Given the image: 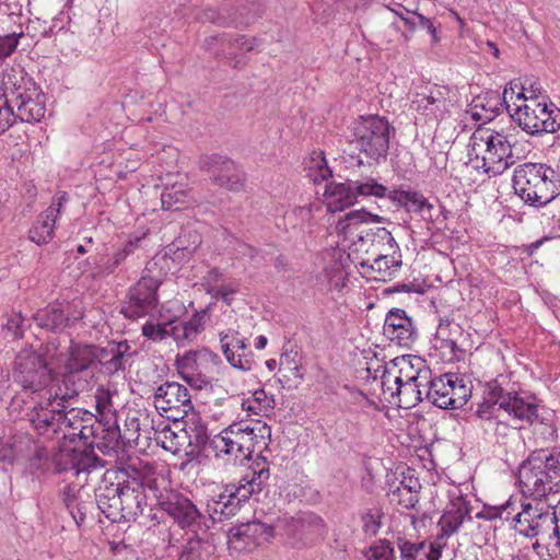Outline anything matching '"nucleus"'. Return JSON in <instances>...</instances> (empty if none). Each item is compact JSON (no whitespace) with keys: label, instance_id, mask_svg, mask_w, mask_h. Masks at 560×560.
<instances>
[{"label":"nucleus","instance_id":"obj_1","mask_svg":"<svg viewBox=\"0 0 560 560\" xmlns=\"http://www.w3.org/2000/svg\"><path fill=\"white\" fill-rule=\"evenodd\" d=\"M68 400L57 398L55 393L50 392L44 401L33 402L27 408L25 420L39 435L52 439L56 434L62 433V436L70 442H74L77 438L86 442L93 434L96 416L81 408L67 410L65 402Z\"/></svg>","mask_w":560,"mask_h":560},{"label":"nucleus","instance_id":"obj_2","mask_svg":"<svg viewBox=\"0 0 560 560\" xmlns=\"http://www.w3.org/2000/svg\"><path fill=\"white\" fill-rule=\"evenodd\" d=\"M540 409L533 394L504 388L502 382L494 380L488 384V396L479 406L477 415L482 420H493L505 412L513 420L532 425L545 422V418L539 416Z\"/></svg>","mask_w":560,"mask_h":560},{"label":"nucleus","instance_id":"obj_3","mask_svg":"<svg viewBox=\"0 0 560 560\" xmlns=\"http://www.w3.org/2000/svg\"><path fill=\"white\" fill-rule=\"evenodd\" d=\"M270 477L269 464L265 457H258L248 467L238 483L225 485L221 492L207 504V511L213 522H222L235 515L242 502L254 493H259Z\"/></svg>","mask_w":560,"mask_h":560},{"label":"nucleus","instance_id":"obj_4","mask_svg":"<svg viewBox=\"0 0 560 560\" xmlns=\"http://www.w3.org/2000/svg\"><path fill=\"white\" fill-rule=\"evenodd\" d=\"M517 480L522 493L541 501L560 492V453L533 451L518 467Z\"/></svg>","mask_w":560,"mask_h":560},{"label":"nucleus","instance_id":"obj_5","mask_svg":"<svg viewBox=\"0 0 560 560\" xmlns=\"http://www.w3.org/2000/svg\"><path fill=\"white\" fill-rule=\"evenodd\" d=\"M468 148L471 166L490 176L501 175L516 162L506 136L490 129H477Z\"/></svg>","mask_w":560,"mask_h":560},{"label":"nucleus","instance_id":"obj_6","mask_svg":"<svg viewBox=\"0 0 560 560\" xmlns=\"http://www.w3.org/2000/svg\"><path fill=\"white\" fill-rule=\"evenodd\" d=\"M49 352V348L46 347L45 352L34 351L32 349L21 350L14 361L13 378L25 393L36 395L32 397L31 401L26 402L23 409V418L25 419V412L33 402L44 401L51 392L56 390V384L50 385L52 381V369L50 362L45 357Z\"/></svg>","mask_w":560,"mask_h":560},{"label":"nucleus","instance_id":"obj_7","mask_svg":"<svg viewBox=\"0 0 560 560\" xmlns=\"http://www.w3.org/2000/svg\"><path fill=\"white\" fill-rule=\"evenodd\" d=\"M513 188L524 203L541 208L560 195L556 172L541 163H523L514 168Z\"/></svg>","mask_w":560,"mask_h":560},{"label":"nucleus","instance_id":"obj_8","mask_svg":"<svg viewBox=\"0 0 560 560\" xmlns=\"http://www.w3.org/2000/svg\"><path fill=\"white\" fill-rule=\"evenodd\" d=\"M98 348L73 345L61 378L56 380L55 397L72 399L89 388L97 363Z\"/></svg>","mask_w":560,"mask_h":560},{"label":"nucleus","instance_id":"obj_9","mask_svg":"<svg viewBox=\"0 0 560 560\" xmlns=\"http://www.w3.org/2000/svg\"><path fill=\"white\" fill-rule=\"evenodd\" d=\"M352 143L368 159H385L389 148L390 125L380 116L361 117L352 128Z\"/></svg>","mask_w":560,"mask_h":560},{"label":"nucleus","instance_id":"obj_10","mask_svg":"<svg viewBox=\"0 0 560 560\" xmlns=\"http://www.w3.org/2000/svg\"><path fill=\"white\" fill-rule=\"evenodd\" d=\"M542 98H546L545 96ZM511 118L528 135L552 133L560 128V109L546 100L530 103H514Z\"/></svg>","mask_w":560,"mask_h":560},{"label":"nucleus","instance_id":"obj_11","mask_svg":"<svg viewBox=\"0 0 560 560\" xmlns=\"http://www.w3.org/2000/svg\"><path fill=\"white\" fill-rule=\"evenodd\" d=\"M557 520L553 508H544L540 501L535 505L522 503L521 512L513 518V527L518 534L528 538L537 537L541 544L550 547Z\"/></svg>","mask_w":560,"mask_h":560},{"label":"nucleus","instance_id":"obj_12","mask_svg":"<svg viewBox=\"0 0 560 560\" xmlns=\"http://www.w3.org/2000/svg\"><path fill=\"white\" fill-rule=\"evenodd\" d=\"M155 505L186 532L205 534L209 528L207 516L186 495L177 491L156 492Z\"/></svg>","mask_w":560,"mask_h":560},{"label":"nucleus","instance_id":"obj_13","mask_svg":"<svg viewBox=\"0 0 560 560\" xmlns=\"http://www.w3.org/2000/svg\"><path fill=\"white\" fill-rule=\"evenodd\" d=\"M120 522H135L143 515L149 500L156 497L159 487L156 480L149 476H139L121 480Z\"/></svg>","mask_w":560,"mask_h":560},{"label":"nucleus","instance_id":"obj_14","mask_svg":"<svg viewBox=\"0 0 560 560\" xmlns=\"http://www.w3.org/2000/svg\"><path fill=\"white\" fill-rule=\"evenodd\" d=\"M427 399L441 409H459L471 396V382L464 375L445 373L434 377Z\"/></svg>","mask_w":560,"mask_h":560},{"label":"nucleus","instance_id":"obj_15","mask_svg":"<svg viewBox=\"0 0 560 560\" xmlns=\"http://www.w3.org/2000/svg\"><path fill=\"white\" fill-rule=\"evenodd\" d=\"M162 281L151 276H142L132 284L121 302L120 313L136 320L149 315L159 304L158 291Z\"/></svg>","mask_w":560,"mask_h":560},{"label":"nucleus","instance_id":"obj_16","mask_svg":"<svg viewBox=\"0 0 560 560\" xmlns=\"http://www.w3.org/2000/svg\"><path fill=\"white\" fill-rule=\"evenodd\" d=\"M147 241V233H132L128 238L121 243V246L108 255H96L90 257L88 260H93L95 265L93 275L98 277H106L114 273L116 270L128 269L129 265L142 256L144 243Z\"/></svg>","mask_w":560,"mask_h":560},{"label":"nucleus","instance_id":"obj_17","mask_svg":"<svg viewBox=\"0 0 560 560\" xmlns=\"http://www.w3.org/2000/svg\"><path fill=\"white\" fill-rule=\"evenodd\" d=\"M373 237L372 244H383L384 253L378 254L370 266L372 271L376 272L375 279L386 281L396 277L401 268V254L397 242L392 233L385 228H376L375 231H369L366 234L360 235V238Z\"/></svg>","mask_w":560,"mask_h":560},{"label":"nucleus","instance_id":"obj_18","mask_svg":"<svg viewBox=\"0 0 560 560\" xmlns=\"http://www.w3.org/2000/svg\"><path fill=\"white\" fill-rule=\"evenodd\" d=\"M155 409L165 413L166 418L177 421L194 409L188 388L177 382H165L154 392Z\"/></svg>","mask_w":560,"mask_h":560},{"label":"nucleus","instance_id":"obj_19","mask_svg":"<svg viewBox=\"0 0 560 560\" xmlns=\"http://www.w3.org/2000/svg\"><path fill=\"white\" fill-rule=\"evenodd\" d=\"M243 421L234 422L213 435L210 441V448L217 458H224L233 462L247 459V435L242 431Z\"/></svg>","mask_w":560,"mask_h":560},{"label":"nucleus","instance_id":"obj_20","mask_svg":"<svg viewBox=\"0 0 560 560\" xmlns=\"http://www.w3.org/2000/svg\"><path fill=\"white\" fill-rule=\"evenodd\" d=\"M92 431L91 439L83 442L84 445L92 448L96 447L105 455L120 448L122 434L118 425V416L114 411L107 409L101 413V417H96Z\"/></svg>","mask_w":560,"mask_h":560},{"label":"nucleus","instance_id":"obj_21","mask_svg":"<svg viewBox=\"0 0 560 560\" xmlns=\"http://www.w3.org/2000/svg\"><path fill=\"white\" fill-rule=\"evenodd\" d=\"M213 359H219L218 354L206 348L187 351L177 358L178 373L189 386L202 389L210 384L205 370Z\"/></svg>","mask_w":560,"mask_h":560},{"label":"nucleus","instance_id":"obj_22","mask_svg":"<svg viewBox=\"0 0 560 560\" xmlns=\"http://www.w3.org/2000/svg\"><path fill=\"white\" fill-rule=\"evenodd\" d=\"M200 164L220 187L238 191L244 186L245 175L231 159L213 154L202 158Z\"/></svg>","mask_w":560,"mask_h":560},{"label":"nucleus","instance_id":"obj_23","mask_svg":"<svg viewBox=\"0 0 560 560\" xmlns=\"http://www.w3.org/2000/svg\"><path fill=\"white\" fill-rule=\"evenodd\" d=\"M272 527L259 521L242 523L228 532L229 548L238 552L252 551L272 536Z\"/></svg>","mask_w":560,"mask_h":560},{"label":"nucleus","instance_id":"obj_24","mask_svg":"<svg viewBox=\"0 0 560 560\" xmlns=\"http://www.w3.org/2000/svg\"><path fill=\"white\" fill-rule=\"evenodd\" d=\"M383 334L390 342L404 348H411L419 337L413 319L405 310L396 307L386 314Z\"/></svg>","mask_w":560,"mask_h":560},{"label":"nucleus","instance_id":"obj_25","mask_svg":"<svg viewBox=\"0 0 560 560\" xmlns=\"http://www.w3.org/2000/svg\"><path fill=\"white\" fill-rule=\"evenodd\" d=\"M221 351L231 366L250 371L254 365L253 353L248 339L235 329H226L219 332Z\"/></svg>","mask_w":560,"mask_h":560},{"label":"nucleus","instance_id":"obj_26","mask_svg":"<svg viewBox=\"0 0 560 560\" xmlns=\"http://www.w3.org/2000/svg\"><path fill=\"white\" fill-rule=\"evenodd\" d=\"M448 495L450 502L438 522L439 534L447 538L457 533L466 520H471L469 502L460 490L455 488L448 492Z\"/></svg>","mask_w":560,"mask_h":560},{"label":"nucleus","instance_id":"obj_27","mask_svg":"<svg viewBox=\"0 0 560 560\" xmlns=\"http://www.w3.org/2000/svg\"><path fill=\"white\" fill-rule=\"evenodd\" d=\"M14 106L16 119L22 122H37L45 116L46 97L35 84L23 90L19 88L15 92Z\"/></svg>","mask_w":560,"mask_h":560},{"label":"nucleus","instance_id":"obj_28","mask_svg":"<svg viewBox=\"0 0 560 560\" xmlns=\"http://www.w3.org/2000/svg\"><path fill=\"white\" fill-rule=\"evenodd\" d=\"M117 472H106L95 490V501L100 511L113 523H119L121 481Z\"/></svg>","mask_w":560,"mask_h":560},{"label":"nucleus","instance_id":"obj_29","mask_svg":"<svg viewBox=\"0 0 560 560\" xmlns=\"http://www.w3.org/2000/svg\"><path fill=\"white\" fill-rule=\"evenodd\" d=\"M80 317L81 314L75 315L73 305L67 301L50 303L33 315L38 327L54 332L62 331L71 319L77 320Z\"/></svg>","mask_w":560,"mask_h":560},{"label":"nucleus","instance_id":"obj_30","mask_svg":"<svg viewBox=\"0 0 560 560\" xmlns=\"http://www.w3.org/2000/svg\"><path fill=\"white\" fill-rule=\"evenodd\" d=\"M385 219L383 217L369 212L362 208L359 210H352L341 217L337 221L335 230L336 233L343 236V238H358V241L361 242H372L373 237L360 238V235L364 236L366 232L371 231V229L360 230V226L368 223H381ZM372 231L375 230L372 229Z\"/></svg>","mask_w":560,"mask_h":560},{"label":"nucleus","instance_id":"obj_31","mask_svg":"<svg viewBox=\"0 0 560 560\" xmlns=\"http://www.w3.org/2000/svg\"><path fill=\"white\" fill-rule=\"evenodd\" d=\"M324 524L315 514L293 518L288 527L292 546L300 548L314 544L323 534Z\"/></svg>","mask_w":560,"mask_h":560},{"label":"nucleus","instance_id":"obj_32","mask_svg":"<svg viewBox=\"0 0 560 560\" xmlns=\"http://www.w3.org/2000/svg\"><path fill=\"white\" fill-rule=\"evenodd\" d=\"M357 202L351 178L345 182H328L324 191V203L329 212H341Z\"/></svg>","mask_w":560,"mask_h":560},{"label":"nucleus","instance_id":"obj_33","mask_svg":"<svg viewBox=\"0 0 560 560\" xmlns=\"http://www.w3.org/2000/svg\"><path fill=\"white\" fill-rule=\"evenodd\" d=\"M129 350L127 341L112 342L105 348H98L97 363L102 371L107 375H115L124 372L126 369L127 357Z\"/></svg>","mask_w":560,"mask_h":560},{"label":"nucleus","instance_id":"obj_34","mask_svg":"<svg viewBox=\"0 0 560 560\" xmlns=\"http://www.w3.org/2000/svg\"><path fill=\"white\" fill-rule=\"evenodd\" d=\"M388 199L408 212L420 214L424 220H431L433 206L428 199L416 190L393 189L388 192Z\"/></svg>","mask_w":560,"mask_h":560},{"label":"nucleus","instance_id":"obj_35","mask_svg":"<svg viewBox=\"0 0 560 560\" xmlns=\"http://www.w3.org/2000/svg\"><path fill=\"white\" fill-rule=\"evenodd\" d=\"M205 46L217 55L222 52L223 55H229L230 58H236L241 52L254 50L257 44L256 38H247L245 36H238L234 40L226 36H211L206 38Z\"/></svg>","mask_w":560,"mask_h":560},{"label":"nucleus","instance_id":"obj_36","mask_svg":"<svg viewBox=\"0 0 560 560\" xmlns=\"http://www.w3.org/2000/svg\"><path fill=\"white\" fill-rule=\"evenodd\" d=\"M206 311L197 312L189 320L171 318V337L178 346H186L194 341L202 331L205 325Z\"/></svg>","mask_w":560,"mask_h":560},{"label":"nucleus","instance_id":"obj_37","mask_svg":"<svg viewBox=\"0 0 560 560\" xmlns=\"http://www.w3.org/2000/svg\"><path fill=\"white\" fill-rule=\"evenodd\" d=\"M31 446L34 447V453L39 460L48 458V454L44 448L37 447L28 435L21 434L10 438L0 447V462L12 464L16 458L30 452Z\"/></svg>","mask_w":560,"mask_h":560},{"label":"nucleus","instance_id":"obj_38","mask_svg":"<svg viewBox=\"0 0 560 560\" xmlns=\"http://www.w3.org/2000/svg\"><path fill=\"white\" fill-rule=\"evenodd\" d=\"M59 217V209L56 203H51L45 211H43L33 223L28 231L30 241L37 245L48 244L55 232L56 220Z\"/></svg>","mask_w":560,"mask_h":560},{"label":"nucleus","instance_id":"obj_39","mask_svg":"<svg viewBox=\"0 0 560 560\" xmlns=\"http://www.w3.org/2000/svg\"><path fill=\"white\" fill-rule=\"evenodd\" d=\"M412 104L418 112L429 117L439 118L447 110L448 102L445 97V89L433 88L428 94H417Z\"/></svg>","mask_w":560,"mask_h":560},{"label":"nucleus","instance_id":"obj_40","mask_svg":"<svg viewBox=\"0 0 560 560\" xmlns=\"http://www.w3.org/2000/svg\"><path fill=\"white\" fill-rule=\"evenodd\" d=\"M66 458L67 464L63 470L72 471L74 476L81 472H91L92 470L102 467V459H100L91 450H71L61 454V458Z\"/></svg>","mask_w":560,"mask_h":560},{"label":"nucleus","instance_id":"obj_41","mask_svg":"<svg viewBox=\"0 0 560 560\" xmlns=\"http://www.w3.org/2000/svg\"><path fill=\"white\" fill-rule=\"evenodd\" d=\"M242 431L244 435H247L249 445H247L248 458L257 450L266 448L271 441V428L261 421H255L253 423L244 422Z\"/></svg>","mask_w":560,"mask_h":560},{"label":"nucleus","instance_id":"obj_42","mask_svg":"<svg viewBox=\"0 0 560 560\" xmlns=\"http://www.w3.org/2000/svg\"><path fill=\"white\" fill-rule=\"evenodd\" d=\"M237 11L238 9L234 13H228L226 9H222L221 11L206 9L197 14V20L202 23L210 22L219 26L247 25L249 23V19L246 16V8H243L238 15L236 14Z\"/></svg>","mask_w":560,"mask_h":560},{"label":"nucleus","instance_id":"obj_43","mask_svg":"<svg viewBox=\"0 0 560 560\" xmlns=\"http://www.w3.org/2000/svg\"><path fill=\"white\" fill-rule=\"evenodd\" d=\"M404 25L406 26L407 31L399 33V38H397L399 43L407 44L412 38V35L418 27L427 30L433 44L440 42L438 28L435 27L433 21L419 13L418 10L413 13V15H410V19H404Z\"/></svg>","mask_w":560,"mask_h":560},{"label":"nucleus","instance_id":"obj_44","mask_svg":"<svg viewBox=\"0 0 560 560\" xmlns=\"http://www.w3.org/2000/svg\"><path fill=\"white\" fill-rule=\"evenodd\" d=\"M178 553V560H208L212 547L199 533H191Z\"/></svg>","mask_w":560,"mask_h":560},{"label":"nucleus","instance_id":"obj_45","mask_svg":"<svg viewBox=\"0 0 560 560\" xmlns=\"http://www.w3.org/2000/svg\"><path fill=\"white\" fill-rule=\"evenodd\" d=\"M241 406L248 415L265 417L272 412L275 399L273 396L268 395L265 389L259 388L243 398Z\"/></svg>","mask_w":560,"mask_h":560},{"label":"nucleus","instance_id":"obj_46","mask_svg":"<svg viewBox=\"0 0 560 560\" xmlns=\"http://www.w3.org/2000/svg\"><path fill=\"white\" fill-rule=\"evenodd\" d=\"M355 199L361 198H388L390 191L386 186L378 183V180L369 175H361L357 178H351Z\"/></svg>","mask_w":560,"mask_h":560},{"label":"nucleus","instance_id":"obj_47","mask_svg":"<svg viewBox=\"0 0 560 560\" xmlns=\"http://www.w3.org/2000/svg\"><path fill=\"white\" fill-rule=\"evenodd\" d=\"M189 202V191L183 184L165 186L161 194L163 210L178 211L186 208Z\"/></svg>","mask_w":560,"mask_h":560},{"label":"nucleus","instance_id":"obj_48","mask_svg":"<svg viewBox=\"0 0 560 560\" xmlns=\"http://www.w3.org/2000/svg\"><path fill=\"white\" fill-rule=\"evenodd\" d=\"M395 383L396 406L408 409L423 400L422 389H418L413 382H401V377H396Z\"/></svg>","mask_w":560,"mask_h":560},{"label":"nucleus","instance_id":"obj_49","mask_svg":"<svg viewBox=\"0 0 560 560\" xmlns=\"http://www.w3.org/2000/svg\"><path fill=\"white\" fill-rule=\"evenodd\" d=\"M395 545L400 560H425V540H415L398 534L395 537Z\"/></svg>","mask_w":560,"mask_h":560},{"label":"nucleus","instance_id":"obj_50","mask_svg":"<svg viewBox=\"0 0 560 560\" xmlns=\"http://www.w3.org/2000/svg\"><path fill=\"white\" fill-rule=\"evenodd\" d=\"M182 438L170 424L161 422L155 430L154 440L164 450L176 452L183 445Z\"/></svg>","mask_w":560,"mask_h":560},{"label":"nucleus","instance_id":"obj_51","mask_svg":"<svg viewBox=\"0 0 560 560\" xmlns=\"http://www.w3.org/2000/svg\"><path fill=\"white\" fill-rule=\"evenodd\" d=\"M527 86L521 82H511L504 88L502 100L506 105V109L511 115L514 108V103L524 104L527 103Z\"/></svg>","mask_w":560,"mask_h":560},{"label":"nucleus","instance_id":"obj_52","mask_svg":"<svg viewBox=\"0 0 560 560\" xmlns=\"http://www.w3.org/2000/svg\"><path fill=\"white\" fill-rule=\"evenodd\" d=\"M24 36L23 24L20 22L16 30L5 35H0V68L4 60L16 49L19 40Z\"/></svg>","mask_w":560,"mask_h":560},{"label":"nucleus","instance_id":"obj_53","mask_svg":"<svg viewBox=\"0 0 560 560\" xmlns=\"http://www.w3.org/2000/svg\"><path fill=\"white\" fill-rule=\"evenodd\" d=\"M161 317L164 318L163 323L154 324L151 322H147L142 326V336L145 337L149 340H152L154 342H160L162 340H165L166 338L171 337L170 327L172 325L171 318H167L163 313L161 314Z\"/></svg>","mask_w":560,"mask_h":560},{"label":"nucleus","instance_id":"obj_54","mask_svg":"<svg viewBox=\"0 0 560 560\" xmlns=\"http://www.w3.org/2000/svg\"><path fill=\"white\" fill-rule=\"evenodd\" d=\"M415 355H401L397 357L390 361V366L388 369H393L396 371V377H401V382H412L417 369L415 368L416 362L412 360Z\"/></svg>","mask_w":560,"mask_h":560},{"label":"nucleus","instance_id":"obj_55","mask_svg":"<svg viewBox=\"0 0 560 560\" xmlns=\"http://www.w3.org/2000/svg\"><path fill=\"white\" fill-rule=\"evenodd\" d=\"M412 360L416 362L415 368L417 369L416 376L412 382L417 384L418 389H422V395L427 398L429 387L433 386L434 377L432 376L430 368L427 366L425 361L422 358L413 357Z\"/></svg>","mask_w":560,"mask_h":560},{"label":"nucleus","instance_id":"obj_56","mask_svg":"<svg viewBox=\"0 0 560 560\" xmlns=\"http://www.w3.org/2000/svg\"><path fill=\"white\" fill-rule=\"evenodd\" d=\"M366 560H396L395 549L388 539H378L365 551Z\"/></svg>","mask_w":560,"mask_h":560},{"label":"nucleus","instance_id":"obj_57","mask_svg":"<svg viewBox=\"0 0 560 560\" xmlns=\"http://www.w3.org/2000/svg\"><path fill=\"white\" fill-rule=\"evenodd\" d=\"M382 516L383 513L380 510H369L362 514V529L366 536L373 537L378 533L382 526Z\"/></svg>","mask_w":560,"mask_h":560},{"label":"nucleus","instance_id":"obj_58","mask_svg":"<svg viewBox=\"0 0 560 560\" xmlns=\"http://www.w3.org/2000/svg\"><path fill=\"white\" fill-rule=\"evenodd\" d=\"M16 121V116L4 93H0V136Z\"/></svg>","mask_w":560,"mask_h":560},{"label":"nucleus","instance_id":"obj_59","mask_svg":"<svg viewBox=\"0 0 560 560\" xmlns=\"http://www.w3.org/2000/svg\"><path fill=\"white\" fill-rule=\"evenodd\" d=\"M392 503H396L405 509H413L419 502V495L405 490V488H395L388 493Z\"/></svg>","mask_w":560,"mask_h":560},{"label":"nucleus","instance_id":"obj_60","mask_svg":"<svg viewBox=\"0 0 560 560\" xmlns=\"http://www.w3.org/2000/svg\"><path fill=\"white\" fill-rule=\"evenodd\" d=\"M396 378V371H393V369L386 368L382 375V389L383 395L385 397V400H387L389 404L395 405L397 395H395V383Z\"/></svg>","mask_w":560,"mask_h":560},{"label":"nucleus","instance_id":"obj_61","mask_svg":"<svg viewBox=\"0 0 560 560\" xmlns=\"http://www.w3.org/2000/svg\"><path fill=\"white\" fill-rule=\"evenodd\" d=\"M314 168V173H310L308 176L315 182L327 180L332 176L331 170L328 167L327 162L324 156L318 155L317 159L312 160V165L310 166V171L312 172Z\"/></svg>","mask_w":560,"mask_h":560},{"label":"nucleus","instance_id":"obj_62","mask_svg":"<svg viewBox=\"0 0 560 560\" xmlns=\"http://www.w3.org/2000/svg\"><path fill=\"white\" fill-rule=\"evenodd\" d=\"M190 431L194 434H188V431H184L185 436L189 439V445H194L196 447H210L211 436L208 434L207 428L202 424L195 425L190 428Z\"/></svg>","mask_w":560,"mask_h":560},{"label":"nucleus","instance_id":"obj_63","mask_svg":"<svg viewBox=\"0 0 560 560\" xmlns=\"http://www.w3.org/2000/svg\"><path fill=\"white\" fill-rule=\"evenodd\" d=\"M462 327L458 324L450 320L448 318L441 319L438 330L436 338L440 340V345L445 343L446 340L453 339V336L460 334Z\"/></svg>","mask_w":560,"mask_h":560},{"label":"nucleus","instance_id":"obj_64","mask_svg":"<svg viewBox=\"0 0 560 560\" xmlns=\"http://www.w3.org/2000/svg\"><path fill=\"white\" fill-rule=\"evenodd\" d=\"M447 539V537L438 534L434 541L430 544L425 541V560H440L442 556V550L446 546Z\"/></svg>","mask_w":560,"mask_h":560}]
</instances>
